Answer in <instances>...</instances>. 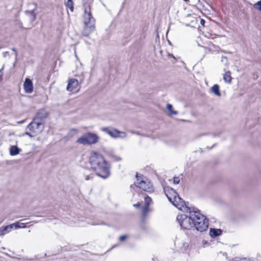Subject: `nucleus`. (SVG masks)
<instances>
[{
    "label": "nucleus",
    "instance_id": "41",
    "mask_svg": "<svg viewBox=\"0 0 261 261\" xmlns=\"http://www.w3.org/2000/svg\"><path fill=\"white\" fill-rule=\"evenodd\" d=\"M199 149V150H201V151H202V148L201 147H200Z\"/></svg>",
    "mask_w": 261,
    "mask_h": 261
},
{
    "label": "nucleus",
    "instance_id": "39",
    "mask_svg": "<svg viewBox=\"0 0 261 261\" xmlns=\"http://www.w3.org/2000/svg\"><path fill=\"white\" fill-rule=\"evenodd\" d=\"M169 56H170V57H172L173 58H174L173 55H170L169 54Z\"/></svg>",
    "mask_w": 261,
    "mask_h": 261
},
{
    "label": "nucleus",
    "instance_id": "33",
    "mask_svg": "<svg viewBox=\"0 0 261 261\" xmlns=\"http://www.w3.org/2000/svg\"><path fill=\"white\" fill-rule=\"evenodd\" d=\"M92 178L91 176L89 175H85V179L86 180H90Z\"/></svg>",
    "mask_w": 261,
    "mask_h": 261
},
{
    "label": "nucleus",
    "instance_id": "28",
    "mask_svg": "<svg viewBox=\"0 0 261 261\" xmlns=\"http://www.w3.org/2000/svg\"><path fill=\"white\" fill-rule=\"evenodd\" d=\"M167 190H165V194H168L170 196H171L172 198H173V195L172 193L171 192V189H169L168 192H167ZM172 200H173V199H172Z\"/></svg>",
    "mask_w": 261,
    "mask_h": 261
},
{
    "label": "nucleus",
    "instance_id": "19",
    "mask_svg": "<svg viewBox=\"0 0 261 261\" xmlns=\"http://www.w3.org/2000/svg\"><path fill=\"white\" fill-rule=\"evenodd\" d=\"M211 91L217 96H220L221 95L219 91V86L217 84H215L212 86Z\"/></svg>",
    "mask_w": 261,
    "mask_h": 261
},
{
    "label": "nucleus",
    "instance_id": "23",
    "mask_svg": "<svg viewBox=\"0 0 261 261\" xmlns=\"http://www.w3.org/2000/svg\"><path fill=\"white\" fill-rule=\"evenodd\" d=\"M67 7L70 9L71 12L73 11V2L72 0H67L66 3Z\"/></svg>",
    "mask_w": 261,
    "mask_h": 261
},
{
    "label": "nucleus",
    "instance_id": "5",
    "mask_svg": "<svg viewBox=\"0 0 261 261\" xmlns=\"http://www.w3.org/2000/svg\"><path fill=\"white\" fill-rule=\"evenodd\" d=\"M44 128V126L42 125V123L33 119L32 121L27 126L26 129L28 131H26L24 135L31 138L34 137L41 134Z\"/></svg>",
    "mask_w": 261,
    "mask_h": 261
},
{
    "label": "nucleus",
    "instance_id": "9",
    "mask_svg": "<svg viewBox=\"0 0 261 261\" xmlns=\"http://www.w3.org/2000/svg\"><path fill=\"white\" fill-rule=\"evenodd\" d=\"M48 115L49 113L45 110L39 109L37 111L33 119L39 122H41L44 126L45 119Z\"/></svg>",
    "mask_w": 261,
    "mask_h": 261
},
{
    "label": "nucleus",
    "instance_id": "20",
    "mask_svg": "<svg viewBox=\"0 0 261 261\" xmlns=\"http://www.w3.org/2000/svg\"><path fill=\"white\" fill-rule=\"evenodd\" d=\"M25 13L29 15L30 19L31 21H35L36 19V15L34 10L32 11H26Z\"/></svg>",
    "mask_w": 261,
    "mask_h": 261
},
{
    "label": "nucleus",
    "instance_id": "34",
    "mask_svg": "<svg viewBox=\"0 0 261 261\" xmlns=\"http://www.w3.org/2000/svg\"><path fill=\"white\" fill-rule=\"evenodd\" d=\"M141 205V203L140 202L137 203V204H134V206L136 208H139Z\"/></svg>",
    "mask_w": 261,
    "mask_h": 261
},
{
    "label": "nucleus",
    "instance_id": "4",
    "mask_svg": "<svg viewBox=\"0 0 261 261\" xmlns=\"http://www.w3.org/2000/svg\"><path fill=\"white\" fill-rule=\"evenodd\" d=\"M171 192L173 195V200L172 198L168 194H166V196L168 198L169 201L171 202L175 207L181 211H183L186 213H188V210H191V207H188L186 204L185 201H184L178 196L175 190L172 188H171Z\"/></svg>",
    "mask_w": 261,
    "mask_h": 261
},
{
    "label": "nucleus",
    "instance_id": "31",
    "mask_svg": "<svg viewBox=\"0 0 261 261\" xmlns=\"http://www.w3.org/2000/svg\"><path fill=\"white\" fill-rule=\"evenodd\" d=\"M126 238V236L125 235H122V236H121L120 237H119V241H123L124 240H125Z\"/></svg>",
    "mask_w": 261,
    "mask_h": 261
},
{
    "label": "nucleus",
    "instance_id": "1",
    "mask_svg": "<svg viewBox=\"0 0 261 261\" xmlns=\"http://www.w3.org/2000/svg\"><path fill=\"white\" fill-rule=\"evenodd\" d=\"M89 161L92 168L98 176L104 179L109 176L110 166L102 155L97 152L93 151L91 153Z\"/></svg>",
    "mask_w": 261,
    "mask_h": 261
},
{
    "label": "nucleus",
    "instance_id": "36",
    "mask_svg": "<svg viewBox=\"0 0 261 261\" xmlns=\"http://www.w3.org/2000/svg\"><path fill=\"white\" fill-rule=\"evenodd\" d=\"M8 54V52H7V51L4 52V53H3V56H4V57H6L7 56V54Z\"/></svg>",
    "mask_w": 261,
    "mask_h": 261
},
{
    "label": "nucleus",
    "instance_id": "18",
    "mask_svg": "<svg viewBox=\"0 0 261 261\" xmlns=\"http://www.w3.org/2000/svg\"><path fill=\"white\" fill-rule=\"evenodd\" d=\"M142 221L144 222L147 216L148 212L150 211L149 207L148 206H144L142 207Z\"/></svg>",
    "mask_w": 261,
    "mask_h": 261
},
{
    "label": "nucleus",
    "instance_id": "40",
    "mask_svg": "<svg viewBox=\"0 0 261 261\" xmlns=\"http://www.w3.org/2000/svg\"><path fill=\"white\" fill-rule=\"evenodd\" d=\"M23 122V121H21L18 122V123H22Z\"/></svg>",
    "mask_w": 261,
    "mask_h": 261
},
{
    "label": "nucleus",
    "instance_id": "7",
    "mask_svg": "<svg viewBox=\"0 0 261 261\" xmlns=\"http://www.w3.org/2000/svg\"><path fill=\"white\" fill-rule=\"evenodd\" d=\"M84 17V25L93 24L95 25V19L92 15L91 8L89 6H85Z\"/></svg>",
    "mask_w": 261,
    "mask_h": 261
},
{
    "label": "nucleus",
    "instance_id": "21",
    "mask_svg": "<svg viewBox=\"0 0 261 261\" xmlns=\"http://www.w3.org/2000/svg\"><path fill=\"white\" fill-rule=\"evenodd\" d=\"M12 226V229L14 227L15 229L19 228H24L25 227V223L16 222L11 224Z\"/></svg>",
    "mask_w": 261,
    "mask_h": 261
},
{
    "label": "nucleus",
    "instance_id": "22",
    "mask_svg": "<svg viewBox=\"0 0 261 261\" xmlns=\"http://www.w3.org/2000/svg\"><path fill=\"white\" fill-rule=\"evenodd\" d=\"M166 109L170 112V115H176L178 114V112L172 110V106L171 104H167L166 106Z\"/></svg>",
    "mask_w": 261,
    "mask_h": 261
},
{
    "label": "nucleus",
    "instance_id": "16",
    "mask_svg": "<svg viewBox=\"0 0 261 261\" xmlns=\"http://www.w3.org/2000/svg\"><path fill=\"white\" fill-rule=\"evenodd\" d=\"M21 151V149L16 145L11 146L9 149L10 154L12 156L17 155Z\"/></svg>",
    "mask_w": 261,
    "mask_h": 261
},
{
    "label": "nucleus",
    "instance_id": "8",
    "mask_svg": "<svg viewBox=\"0 0 261 261\" xmlns=\"http://www.w3.org/2000/svg\"><path fill=\"white\" fill-rule=\"evenodd\" d=\"M136 187L142 189L145 191L151 192L152 191V187L149 182L139 178L137 175V180L135 182Z\"/></svg>",
    "mask_w": 261,
    "mask_h": 261
},
{
    "label": "nucleus",
    "instance_id": "30",
    "mask_svg": "<svg viewBox=\"0 0 261 261\" xmlns=\"http://www.w3.org/2000/svg\"><path fill=\"white\" fill-rule=\"evenodd\" d=\"M72 132H74L75 133H77L78 132V130L76 129H71V130L70 131V132L69 133V135L70 137H72V136L73 135V134L71 135V133Z\"/></svg>",
    "mask_w": 261,
    "mask_h": 261
},
{
    "label": "nucleus",
    "instance_id": "37",
    "mask_svg": "<svg viewBox=\"0 0 261 261\" xmlns=\"http://www.w3.org/2000/svg\"><path fill=\"white\" fill-rule=\"evenodd\" d=\"M12 50L14 53H15L16 56H17V51H16V49H15V48H13L12 49Z\"/></svg>",
    "mask_w": 261,
    "mask_h": 261
},
{
    "label": "nucleus",
    "instance_id": "12",
    "mask_svg": "<svg viewBox=\"0 0 261 261\" xmlns=\"http://www.w3.org/2000/svg\"><path fill=\"white\" fill-rule=\"evenodd\" d=\"M23 88L25 92L27 93H31L33 91V86L32 81L27 78L25 79L24 84Z\"/></svg>",
    "mask_w": 261,
    "mask_h": 261
},
{
    "label": "nucleus",
    "instance_id": "38",
    "mask_svg": "<svg viewBox=\"0 0 261 261\" xmlns=\"http://www.w3.org/2000/svg\"><path fill=\"white\" fill-rule=\"evenodd\" d=\"M185 2H187V3H188L189 2V0H184Z\"/></svg>",
    "mask_w": 261,
    "mask_h": 261
},
{
    "label": "nucleus",
    "instance_id": "6",
    "mask_svg": "<svg viewBox=\"0 0 261 261\" xmlns=\"http://www.w3.org/2000/svg\"><path fill=\"white\" fill-rule=\"evenodd\" d=\"M99 139L98 136L92 133H88L84 134L82 136L80 137L76 142L83 145H91L96 143Z\"/></svg>",
    "mask_w": 261,
    "mask_h": 261
},
{
    "label": "nucleus",
    "instance_id": "15",
    "mask_svg": "<svg viewBox=\"0 0 261 261\" xmlns=\"http://www.w3.org/2000/svg\"><path fill=\"white\" fill-rule=\"evenodd\" d=\"M222 231L220 229L217 228H211L210 230V236L212 238H215L217 236H220L222 234Z\"/></svg>",
    "mask_w": 261,
    "mask_h": 261
},
{
    "label": "nucleus",
    "instance_id": "35",
    "mask_svg": "<svg viewBox=\"0 0 261 261\" xmlns=\"http://www.w3.org/2000/svg\"><path fill=\"white\" fill-rule=\"evenodd\" d=\"M204 22H205L204 20H203V19H201L200 20V24H201V25H204Z\"/></svg>",
    "mask_w": 261,
    "mask_h": 261
},
{
    "label": "nucleus",
    "instance_id": "3",
    "mask_svg": "<svg viewBox=\"0 0 261 261\" xmlns=\"http://www.w3.org/2000/svg\"><path fill=\"white\" fill-rule=\"evenodd\" d=\"M192 213V209H191L188 210V213L177 216L176 220L182 229L190 230L194 228Z\"/></svg>",
    "mask_w": 261,
    "mask_h": 261
},
{
    "label": "nucleus",
    "instance_id": "27",
    "mask_svg": "<svg viewBox=\"0 0 261 261\" xmlns=\"http://www.w3.org/2000/svg\"><path fill=\"white\" fill-rule=\"evenodd\" d=\"M180 178L179 177H174L173 178V182L175 184H178L179 183Z\"/></svg>",
    "mask_w": 261,
    "mask_h": 261
},
{
    "label": "nucleus",
    "instance_id": "24",
    "mask_svg": "<svg viewBox=\"0 0 261 261\" xmlns=\"http://www.w3.org/2000/svg\"><path fill=\"white\" fill-rule=\"evenodd\" d=\"M185 19L187 21L193 22L195 19H196V18L191 14H188Z\"/></svg>",
    "mask_w": 261,
    "mask_h": 261
},
{
    "label": "nucleus",
    "instance_id": "2",
    "mask_svg": "<svg viewBox=\"0 0 261 261\" xmlns=\"http://www.w3.org/2000/svg\"><path fill=\"white\" fill-rule=\"evenodd\" d=\"M192 212L194 228L200 232L207 230L208 227V220L197 208H193Z\"/></svg>",
    "mask_w": 261,
    "mask_h": 261
},
{
    "label": "nucleus",
    "instance_id": "14",
    "mask_svg": "<svg viewBox=\"0 0 261 261\" xmlns=\"http://www.w3.org/2000/svg\"><path fill=\"white\" fill-rule=\"evenodd\" d=\"M12 230V225H8L7 226H3L0 227V236H4Z\"/></svg>",
    "mask_w": 261,
    "mask_h": 261
},
{
    "label": "nucleus",
    "instance_id": "17",
    "mask_svg": "<svg viewBox=\"0 0 261 261\" xmlns=\"http://www.w3.org/2000/svg\"><path fill=\"white\" fill-rule=\"evenodd\" d=\"M223 79L225 83L230 84L232 80L230 71H226L223 74Z\"/></svg>",
    "mask_w": 261,
    "mask_h": 261
},
{
    "label": "nucleus",
    "instance_id": "25",
    "mask_svg": "<svg viewBox=\"0 0 261 261\" xmlns=\"http://www.w3.org/2000/svg\"><path fill=\"white\" fill-rule=\"evenodd\" d=\"M145 206H148V207H149V205L151 203V199L148 196L145 197Z\"/></svg>",
    "mask_w": 261,
    "mask_h": 261
},
{
    "label": "nucleus",
    "instance_id": "29",
    "mask_svg": "<svg viewBox=\"0 0 261 261\" xmlns=\"http://www.w3.org/2000/svg\"><path fill=\"white\" fill-rule=\"evenodd\" d=\"M221 62L226 64L227 62V59L226 57L222 56L221 57Z\"/></svg>",
    "mask_w": 261,
    "mask_h": 261
},
{
    "label": "nucleus",
    "instance_id": "26",
    "mask_svg": "<svg viewBox=\"0 0 261 261\" xmlns=\"http://www.w3.org/2000/svg\"><path fill=\"white\" fill-rule=\"evenodd\" d=\"M254 7L261 11V0L255 3L254 5Z\"/></svg>",
    "mask_w": 261,
    "mask_h": 261
},
{
    "label": "nucleus",
    "instance_id": "32",
    "mask_svg": "<svg viewBox=\"0 0 261 261\" xmlns=\"http://www.w3.org/2000/svg\"><path fill=\"white\" fill-rule=\"evenodd\" d=\"M113 158L114 159V160L116 161H119L120 160H121V158L118 157V156H112Z\"/></svg>",
    "mask_w": 261,
    "mask_h": 261
},
{
    "label": "nucleus",
    "instance_id": "13",
    "mask_svg": "<svg viewBox=\"0 0 261 261\" xmlns=\"http://www.w3.org/2000/svg\"><path fill=\"white\" fill-rule=\"evenodd\" d=\"M95 29V25L93 24L84 25L82 34L84 36H88Z\"/></svg>",
    "mask_w": 261,
    "mask_h": 261
},
{
    "label": "nucleus",
    "instance_id": "11",
    "mask_svg": "<svg viewBox=\"0 0 261 261\" xmlns=\"http://www.w3.org/2000/svg\"><path fill=\"white\" fill-rule=\"evenodd\" d=\"M78 85L79 82L76 79H70L68 82L66 90L68 91L71 92L77 87Z\"/></svg>",
    "mask_w": 261,
    "mask_h": 261
},
{
    "label": "nucleus",
    "instance_id": "10",
    "mask_svg": "<svg viewBox=\"0 0 261 261\" xmlns=\"http://www.w3.org/2000/svg\"><path fill=\"white\" fill-rule=\"evenodd\" d=\"M101 130L106 132L108 134H109L111 137L113 138H117L119 137V134H122L124 135V137L126 136L125 133L121 132L118 130L116 129L111 128L109 127H103L101 128Z\"/></svg>",
    "mask_w": 261,
    "mask_h": 261
}]
</instances>
